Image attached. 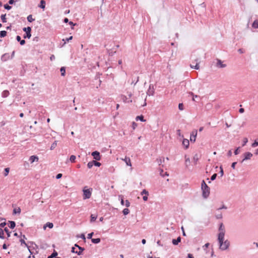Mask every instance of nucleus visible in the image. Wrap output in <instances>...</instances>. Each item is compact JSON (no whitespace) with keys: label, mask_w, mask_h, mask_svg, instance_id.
I'll return each instance as SVG.
<instances>
[{"label":"nucleus","mask_w":258,"mask_h":258,"mask_svg":"<svg viewBox=\"0 0 258 258\" xmlns=\"http://www.w3.org/2000/svg\"><path fill=\"white\" fill-rule=\"evenodd\" d=\"M57 255V252L55 251H54L50 255H49L47 258H53L56 257Z\"/></svg>","instance_id":"obj_24"},{"label":"nucleus","mask_w":258,"mask_h":258,"mask_svg":"<svg viewBox=\"0 0 258 258\" xmlns=\"http://www.w3.org/2000/svg\"><path fill=\"white\" fill-rule=\"evenodd\" d=\"M53 226V224L52 223L47 222L46 224H45L43 226L44 229H45L46 227H49V228H52Z\"/></svg>","instance_id":"obj_20"},{"label":"nucleus","mask_w":258,"mask_h":258,"mask_svg":"<svg viewBox=\"0 0 258 258\" xmlns=\"http://www.w3.org/2000/svg\"><path fill=\"white\" fill-rule=\"evenodd\" d=\"M147 94L149 96H153L154 94V89L152 85H150L149 88L147 92Z\"/></svg>","instance_id":"obj_8"},{"label":"nucleus","mask_w":258,"mask_h":258,"mask_svg":"<svg viewBox=\"0 0 258 258\" xmlns=\"http://www.w3.org/2000/svg\"><path fill=\"white\" fill-rule=\"evenodd\" d=\"M20 242L21 243V244H24L28 248L29 252H30L31 254L32 253V252L31 251L30 249V247L27 245V244L25 242V240L24 239H21L20 240Z\"/></svg>","instance_id":"obj_21"},{"label":"nucleus","mask_w":258,"mask_h":258,"mask_svg":"<svg viewBox=\"0 0 258 258\" xmlns=\"http://www.w3.org/2000/svg\"><path fill=\"white\" fill-rule=\"evenodd\" d=\"M215 217L217 219H222L223 216H222V213H217V214H216Z\"/></svg>","instance_id":"obj_41"},{"label":"nucleus","mask_w":258,"mask_h":258,"mask_svg":"<svg viewBox=\"0 0 258 258\" xmlns=\"http://www.w3.org/2000/svg\"><path fill=\"white\" fill-rule=\"evenodd\" d=\"M185 165L186 166H187L190 163V159L188 157H186V156H185Z\"/></svg>","instance_id":"obj_34"},{"label":"nucleus","mask_w":258,"mask_h":258,"mask_svg":"<svg viewBox=\"0 0 258 258\" xmlns=\"http://www.w3.org/2000/svg\"><path fill=\"white\" fill-rule=\"evenodd\" d=\"M16 39L18 41L20 42V43L21 45H23L25 44V40H21V37L20 36H17Z\"/></svg>","instance_id":"obj_17"},{"label":"nucleus","mask_w":258,"mask_h":258,"mask_svg":"<svg viewBox=\"0 0 258 258\" xmlns=\"http://www.w3.org/2000/svg\"><path fill=\"white\" fill-rule=\"evenodd\" d=\"M141 194L142 195H148L149 194V192L147 190H146V189H144L143 190V191L141 192Z\"/></svg>","instance_id":"obj_48"},{"label":"nucleus","mask_w":258,"mask_h":258,"mask_svg":"<svg viewBox=\"0 0 258 258\" xmlns=\"http://www.w3.org/2000/svg\"><path fill=\"white\" fill-rule=\"evenodd\" d=\"M218 230L219 233L218 235V238L224 237L225 234V229L222 223L220 224Z\"/></svg>","instance_id":"obj_4"},{"label":"nucleus","mask_w":258,"mask_h":258,"mask_svg":"<svg viewBox=\"0 0 258 258\" xmlns=\"http://www.w3.org/2000/svg\"><path fill=\"white\" fill-rule=\"evenodd\" d=\"M252 27L254 29L258 28V20H256L253 22Z\"/></svg>","instance_id":"obj_22"},{"label":"nucleus","mask_w":258,"mask_h":258,"mask_svg":"<svg viewBox=\"0 0 258 258\" xmlns=\"http://www.w3.org/2000/svg\"><path fill=\"white\" fill-rule=\"evenodd\" d=\"M165 161L164 158H160L157 159V162L159 164V165H161L162 162H164Z\"/></svg>","instance_id":"obj_30"},{"label":"nucleus","mask_w":258,"mask_h":258,"mask_svg":"<svg viewBox=\"0 0 258 258\" xmlns=\"http://www.w3.org/2000/svg\"><path fill=\"white\" fill-rule=\"evenodd\" d=\"M93 235V232H92V233H90L89 234H88V236H87V238L88 239H92V236Z\"/></svg>","instance_id":"obj_54"},{"label":"nucleus","mask_w":258,"mask_h":258,"mask_svg":"<svg viewBox=\"0 0 258 258\" xmlns=\"http://www.w3.org/2000/svg\"><path fill=\"white\" fill-rule=\"evenodd\" d=\"M93 161L89 162L87 164V166L89 168H91L93 167Z\"/></svg>","instance_id":"obj_47"},{"label":"nucleus","mask_w":258,"mask_h":258,"mask_svg":"<svg viewBox=\"0 0 258 258\" xmlns=\"http://www.w3.org/2000/svg\"><path fill=\"white\" fill-rule=\"evenodd\" d=\"M50 59L51 61H52V60H54V59H55V56H54L53 54L51 55L50 56Z\"/></svg>","instance_id":"obj_62"},{"label":"nucleus","mask_w":258,"mask_h":258,"mask_svg":"<svg viewBox=\"0 0 258 258\" xmlns=\"http://www.w3.org/2000/svg\"><path fill=\"white\" fill-rule=\"evenodd\" d=\"M92 242L93 243H98L100 242V238H93L91 239Z\"/></svg>","instance_id":"obj_28"},{"label":"nucleus","mask_w":258,"mask_h":258,"mask_svg":"<svg viewBox=\"0 0 258 258\" xmlns=\"http://www.w3.org/2000/svg\"><path fill=\"white\" fill-rule=\"evenodd\" d=\"M198 160H199L198 155L197 154H196V155L194 156V158H193V160H194V162L195 164H197V161H198Z\"/></svg>","instance_id":"obj_36"},{"label":"nucleus","mask_w":258,"mask_h":258,"mask_svg":"<svg viewBox=\"0 0 258 258\" xmlns=\"http://www.w3.org/2000/svg\"><path fill=\"white\" fill-rule=\"evenodd\" d=\"M97 215L92 214L91 215V222H92L95 221L96 220V219H97Z\"/></svg>","instance_id":"obj_27"},{"label":"nucleus","mask_w":258,"mask_h":258,"mask_svg":"<svg viewBox=\"0 0 258 258\" xmlns=\"http://www.w3.org/2000/svg\"><path fill=\"white\" fill-rule=\"evenodd\" d=\"M216 66L220 68H224L226 67V64H223L222 61L220 59H218Z\"/></svg>","instance_id":"obj_12"},{"label":"nucleus","mask_w":258,"mask_h":258,"mask_svg":"<svg viewBox=\"0 0 258 258\" xmlns=\"http://www.w3.org/2000/svg\"><path fill=\"white\" fill-rule=\"evenodd\" d=\"M76 158V157L75 155H71L70 160L72 162H74L75 161Z\"/></svg>","instance_id":"obj_44"},{"label":"nucleus","mask_w":258,"mask_h":258,"mask_svg":"<svg viewBox=\"0 0 258 258\" xmlns=\"http://www.w3.org/2000/svg\"><path fill=\"white\" fill-rule=\"evenodd\" d=\"M13 212L14 214H17V213L20 214L21 212V209L19 208L18 209H15L13 211Z\"/></svg>","instance_id":"obj_45"},{"label":"nucleus","mask_w":258,"mask_h":258,"mask_svg":"<svg viewBox=\"0 0 258 258\" xmlns=\"http://www.w3.org/2000/svg\"><path fill=\"white\" fill-rule=\"evenodd\" d=\"M72 39H73V36H70L68 38H66L64 43H66V42H69L70 40H72Z\"/></svg>","instance_id":"obj_59"},{"label":"nucleus","mask_w":258,"mask_h":258,"mask_svg":"<svg viewBox=\"0 0 258 258\" xmlns=\"http://www.w3.org/2000/svg\"><path fill=\"white\" fill-rule=\"evenodd\" d=\"M200 59L198 57H196V58H195V61L197 62L195 66H192L190 64V67H191V68L195 69L196 70H199L200 68V66H199V63L200 62Z\"/></svg>","instance_id":"obj_9"},{"label":"nucleus","mask_w":258,"mask_h":258,"mask_svg":"<svg viewBox=\"0 0 258 258\" xmlns=\"http://www.w3.org/2000/svg\"><path fill=\"white\" fill-rule=\"evenodd\" d=\"M80 237L82 239H84V240L86 239V237H85V236L84 234H82L80 235Z\"/></svg>","instance_id":"obj_63"},{"label":"nucleus","mask_w":258,"mask_h":258,"mask_svg":"<svg viewBox=\"0 0 258 258\" xmlns=\"http://www.w3.org/2000/svg\"><path fill=\"white\" fill-rule=\"evenodd\" d=\"M75 247H77L78 248V250H79V251H76V253H77L78 255H81L82 254V252L84 250V248L83 247H82L81 246H80L78 244H75Z\"/></svg>","instance_id":"obj_10"},{"label":"nucleus","mask_w":258,"mask_h":258,"mask_svg":"<svg viewBox=\"0 0 258 258\" xmlns=\"http://www.w3.org/2000/svg\"><path fill=\"white\" fill-rule=\"evenodd\" d=\"M181 241V237L180 236L178 237L177 239H172V242L173 244L176 245Z\"/></svg>","instance_id":"obj_13"},{"label":"nucleus","mask_w":258,"mask_h":258,"mask_svg":"<svg viewBox=\"0 0 258 258\" xmlns=\"http://www.w3.org/2000/svg\"><path fill=\"white\" fill-rule=\"evenodd\" d=\"M93 165L99 167L101 165V163L96 161L93 160Z\"/></svg>","instance_id":"obj_43"},{"label":"nucleus","mask_w":258,"mask_h":258,"mask_svg":"<svg viewBox=\"0 0 258 258\" xmlns=\"http://www.w3.org/2000/svg\"><path fill=\"white\" fill-rule=\"evenodd\" d=\"M9 171H10V168H6L4 170V176H7L8 175Z\"/></svg>","instance_id":"obj_38"},{"label":"nucleus","mask_w":258,"mask_h":258,"mask_svg":"<svg viewBox=\"0 0 258 258\" xmlns=\"http://www.w3.org/2000/svg\"><path fill=\"white\" fill-rule=\"evenodd\" d=\"M122 212H123V214L124 215H127L129 213L130 211H129V210L127 208H125V209H123Z\"/></svg>","instance_id":"obj_42"},{"label":"nucleus","mask_w":258,"mask_h":258,"mask_svg":"<svg viewBox=\"0 0 258 258\" xmlns=\"http://www.w3.org/2000/svg\"><path fill=\"white\" fill-rule=\"evenodd\" d=\"M197 131H193L192 132V133L190 135V140L191 142H195L196 136H197Z\"/></svg>","instance_id":"obj_11"},{"label":"nucleus","mask_w":258,"mask_h":258,"mask_svg":"<svg viewBox=\"0 0 258 258\" xmlns=\"http://www.w3.org/2000/svg\"><path fill=\"white\" fill-rule=\"evenodd\" d=\"M27 19L28 22H32L34 21V19L33 18L32 15H29L27 18Z\"/></svg>","instance_id":"obj_31"},{"label":"nucleus","mask_w":258,"mask_h":258,"mask_svg":"<svg viewBox=\"0 0 258 258\" xmlns=\"http://www.w3.org/2000/svg\"><path fill=\"white\" fill-rule=\"evenodd\" d=\"M248 142V139L246 138L243 139L242 146H244Z\"/></svg>","instance_id":"obj_49"},{"label":"nucleus","mask_w":258,"mask_h":258,"mask_svg":"<svg viewBox=\"0 0 258 258\" xmlns=\"http://www.w3.org/2000/svg\"><path fill=\"white\" fill-rule=\"evenodd\" d=\"M60 71L61 72V75L62 76H64L65 75V74H66V69H65V68L64 67H61L60 68Z\"/></svg>","instance_id":"obj_32"},{"label":"nucleus","mask_w":258,"mask_h":258,"mask_svg":"<svg viewBox=\"0 0 258 258\" xmlns=\"http://www.w3.org/2000/svg\"><path fill=\"white\" fill-rule=\"evenodd\" d=\"M236 164H237V162H233V163H232L231 167H232L233 169H235V165H236Z\"/></svg>","instance_id":"obj_57"},{"label":"nucleus","mask_w":258,"mask_h":258,"mask_svg":"<svg viewBox=\"0 0 258 258\" xmlns=\"http://www.w3.org/2000/svg\"><path fill=\"white\" fill-rule=\"evenodd\" d=\"M38 7L44 10L45 8V1L44 0H41L40 5L38 6Z\"/></svg>","instance_id":"obj_18"},{"label":"nucleus","mask_w":258,"mask_h":258,"mask_svg":"<svg viewBox=\"0 0 258 258\" xmlns=\"http://www.w3.org/2000/svg\"><path fill=\"white\" fill-rule=\"evenodd\" d=\"M62 175L61 173H58L56 175V178L58 179H60V178H61Z\"/></svg>","instance_id":"obj_53"},{"label":"nucleus","mask_w":258,"mask_h":258,"mask_svg":"<svg viewBox=\"0 0 258 258\" xmlns=\"http://www.w3.org/2000/svg\"><path fill=\"white\" fill-rule=\"evenodd\" d=\"M239 147H238L235 151H234V154L235 155H237L239 154Z\"/></svg>","instance_id":"obj_56"},{"label":"nucleus","mask_w":258,"mask_h":258,"mask_svg":"<svg viewBox=\"0 0 258 258\" xmlns=\"http://www.w3.org/2000/svg\"><path fill=\"white\" fill-rule=\"evenodd\" d=\"M92 156L93 157L94 159L96 160H100V153L98 151H94L91 154Z\"/></svg>","instance_id":"obj_7"},{"label":"nucleus","mask_w":258,"mask_h":258,"mask_svg":"<svg viewBox=\"0 0 258 258\" xmlns=\"http://www.w3.org/2000/svg\"><path fill=\"white\" fill-rule=\"evenodd\" d=\"M220 171L219 173L220 174L221 177H222L223 175V174H224L223 170V168H222V166L220 167Z\"/></svg>","instance_id":"obj_51"},{"label":"nucleus","mask_w":258,"mask_h":258,"mask_svg":"<svg viewBox=\"0 0 258 258\" xmlns=\"http://www.w3.org/2000/svg\"><path fill=\"white\" fill-rule=\"evenodd\" d=\"M201 188L202 190L203 197L205 199H207L210 195V188L204 180H203L202 182Z\"/></svg>","instance_id":"obj_2"},{"label":"nucleus","mask_w":258,"mask_h":258,"mask_svg":"<svg viewBox=\"0 0 258 258\" xmlns=\"http://www.w3.org/2000/svg\"><path fill=\"white\" fill-rule=\"evenodd\" d=\"M217 175L216 173L214 174L211 177V180H214L216 179Z\"/></svg>","instance_id":"obj_52"},{"label":"nucleus","mask_w":258,"mask_h":258,"mask_svg":"<svg viewBox=\"0 0 258 258\" xmlns=\"http://www.w3.org/2000/svg\"><path fill=\"white\" fill-rule=\"evenodd\" d=\"M29 160L31 162V163H33V162H35V161H38V157L36 156L33 155V156H30Z\"/></svg>","instance_id":"obj_14"},{"label":"nucleus","mask_w":258,"mask_h":258,"mask_svg":"<svg viewBox=\"0 0 258 258\" xmlns=\"http://www.w3.org/2000/svg\"><path fill=\"white\" fill-rule=\"evenodd\" d=\"M6 14H3L1 16V20L3 23L7 22V19H6Z\"/></svg>","instance_id":"obj_29"},{"label":"nucleus","mask_w":258,"mask_h":258,"mask_svg":"<svg viewBox=\"0 0 258 258\" xmlns=\"http://www.w3.org/2000/svg\"><path fill=\"white\" fill-rule=\"evenodd\" d=\"M125 206L126 207H128L130 205V203L129 202V201L128 200H126L125 201Z\"/></svg>","instance_id":"obj_58"},{"label":"nucleus","mask_w":258,"mask_h":258,"mask_svg":"<svg viewBox=\"0 0 258 258\" xmlns=\"http://www.w3.org/2000/svg\"><path fill=\"white\" fill-rule=\"evenodd\" d=\"M7 31L5 30L0 31V37L2 38L5 37L7 35Z\"/></svg>","instance_id":"obj_26"},{"label":"nucleus","mask_w":258,"mask_h":258,"mask_svg":"<svg viewBox=\"0 0 258 258\" xmlns=\"http://www.w3.org/2000/svg\"><path fill=\"white\" fill-rule=\"evenodd\" d=\"M182 144L185 146L186 149L188 148L189 146V141L187 139H183Z\"/></svg>","instance_id":"obj_19"},{"label":"nucleus","mask_w":258,"mask_h":258,"mask_svg":"<svg viewBox=\"0 0 258 258\" xmlns=\"http://www.w3.org/2000/svg\"><path fill=\"white\" fill-rule=\"evenodd\" d=\"M244 158L242 160L241 162L242 163L245 160H249L252 157V154L250 152H247L243 154Z\"/></svg>","instance_id":"obj_6"},{"label":"nucleus","mask_w":258,"mask_h":258,"mask_svg":"<svg viewBox=\"0 0 258 258\" xmlns=\"http://www.w3.org/2000/svg\"><path fill=\"white\" fill-rule=\"evenodd\" d=\"M121 98L122 100V101L125 103L132 102V100H127V99H128L127 97L126 96L123 95H121Z\"/></svg>","instance_id":"obj_16"},{"label":"nucleus","mask_w":258,"mask_h":258,"mask_svg":"<svg viewBox=\"0 0 258 258\" xmlns=\"http://www.w3.org/2000/svg\"><path fill=\"white\" fill-rule=\"evenodd\" d=\"M85 188L86 187H85L83 190L84 200L89 199L91 196L92 191V188L85 189Z\"/></svg>","instance_id":"obj_3"},{"label":"nucleus","mask_w":258,"mask_h":258,"mask_svg":"<svg viewBox=\"0 0 258 258\" xmlns=\"http://www.w3.org/2000/svg\"><path fill=\"white\" fill-rule=\"evenodd\" d=\"M136 120H140L141 121H143V122H144L146 121V120H145L144 119V116L143 115L137 116L136 118Z\"/></svg>","instance_id":"obj_25"},{"label":"nucleus","mask_w":258,"mask_h":258,"mask_svg":"<svg viewBox=\"0 0 258 258\" xmlns=\"http://www.w3.org/2000/svg\"><path fill=\"white\" fill-rule=\"evenodd\" d=\"M178 108L180 110H182L183 109V105L182 103H179L178 105Z\"/></svg>","instance_id":"obj_50"},{"label":"nucleus","mask_w":258,"mask_h":258,"mask_svg":"<svg viewBox=\"0 0 258 258\" xmlns=\"http://www.w3.org/2000/svg\"><path fill=\"white\" fill-rule=\"evenodd\" d=\"M4 8H5V9L7 10H11V8H12V7H11V6H9V5H8V4H5V5H4Z\"/></svg>","instance_id":"obj_46"},{"label":"nucleus","mask_w":258,"mask_h":258,"mask_svg":"<svg viewBox=\"0 0 258 258\" xmlns=\"http://www.w3.org/2000/svg\"><path fill=\"white\" fill-rule=\"evenodd\" d=\"M187 258H194V257L193 256L192 254L188 253L187 255Z\"/></svg>","instance_id":"obj_64"},{"label":"nucleus","mask_w":258,"mask_h":258,"mask_svg":"<svg viewBox=\"0 0 258 258\" xmlns=\"http://www.w3.org/2000/svg\"><path fill=\"white\" fill-rule=\"evenodd\" d=\"M23 30L26 32V34L24 35V38L30 39L31 36V27H25L23 29Z\"/></svg>","instance_id":"obj_5"},{"label":"nucleus","mask_w":258,"mask_h":258,"mask_svg":"<svg viewBox=\"0 0 258 258\" xmlns=\"http://www.w3.org/2000/svg\"><path fill=\"white\" fill-rule=\"evenodd\" d=\"M6 225V223L5 222L1 223L0 224V227H4L5 225Z\"/></svg>","instance_id":"obj_60"},{"label":"nucleus","mask_w":258,"mask_h":258,"mask_svg":"<svg viewBox=\"0 0 258 258\" xmlns=\"http://www.w3.org/2000/svg\"><path fill=\"white\" fill-rule=\"evenodd\" d=\"M4 230H3V229L0 228V238L4 239Z\"/></svg>","instance_id":"obj_39"},{"label":"nucleus","mask_w":258,"mask_h":258,"mask_svg":"<svg viewBox=\"0 0 258 258\" xmlns=\"http://www.w3.org/2000/svg\"><path fill=\"white\" fill-rule=\"evenodd\" d=\"M227 209V207L224 205H223L222 206L219 208H218L217 209V211H219L221 209Z\"/></svg>","instance_id":"obj_55"},{"label":"nucleus","mask_w":258,"mask_h":258,"mask_svg":"<svg viewBox=\"0 0 258 258\" xmlns=\"http://www.w3.org/2000/svg\"><path fill=\"white\" fill-rule=\"evenodd\" d=\"M219 244V248L222 250L227 249L230 246V242L228 240L224 241V237L218 238Z\"/></svg>","instance_id":"obj_1"},{"label":"nucleus","mask_w":258,"mask_h":258,"mask_svg":"<svg viewBox=\"0 0 258 258\" xmlns=\"http://www.w3.org/2000/svg\"><path fill=\"white\" fill-rule=\"evenodd\" d=\"M9 94V92L8 90H5L3 93L2 96L4 97H7Z\"/></svg>","instance_id":"obj_33"},{"label":"nucleus","mask_w":258,"mask_h":258,"mask_svg":"<svg viewBox=\"0 0 258 258\" xmlns=\"http://www.w3.org/2000/svg\"><path fill=\"white\" fill-rule=\"evenodd\" d=\"M4 230L6 232V233H7V234L8 235V237H10L11 232L9 231V230L8 229V228L7 227H5V229H4Z\"/></svg>","instance_id":"obj_40"},{"label":"nucleus","mask_w":258,"mask_h":258,"mask_svg":"<svg viewBox=\"0 0 258 258\" xmlns=\"http://www.w3.org/2000/svg\"><path fill=\"white\" fill-rule=\"evenodd\" d=\"M123 160L125 162L127 166H132L131 159L129 157H125V158Z\"/></svg>","instance_id":"obj_15"},{"label":"nucleus","mask_w":258,"mask_h":258,"mask_svg":"<svg viewBox=\"0 0 258 258\" xmlns=\"http://www.w3.org/2000/svg\"><path fill=\"white\" fill-rule=\"evenodd\" d=\"M257 146H258V139L255 140L251 145V147L253 148L256 147Z\"/></svg>","instance_id":"obj_35"},{"label":"nucleus","mask_w":258,"mask_h":258,"mask_svg":"<svg viewBox=\"0 0 258 258\" xmlns=\"http://www.w3.org/2000/svg\"><path fill=\"white\" fill-rule=\"evenodd\" d=\"M148 195H145L144 196H143V199L144 201H147L148 200V197H147Z\"/></svg>","instance_id":"obj_61"},{"label":"nucleus","mask_w":258,"mask_h":258,"mask_svg":"<svg viewBox=\"0 0 258 258\" xmlns=\"http://www.w3.org/2000/svg\"><path fill=\"white\" fill-rule=\"evenodd\" d=\"M9 223H10V226H9L10 228L11 229L14 228L16 226L15 222L14 221H10Z\"/></svg>","instance_id":"obj_23"},{"label":"nucleus","mask_w":258,"mask_h":258,"mask_svg":"<svg viewBox=\"0 0 258 258\" xmlns=\"http://www.w3.org/2000/svg\"><path fill=\"white\" fill-rule=\"evenodd\" d=\"M56 145H57V141H54L52 144H51V146L50 147V150H53L56 146Z\"/></svg>","instance_id":"obj_37"}]
</instances>
